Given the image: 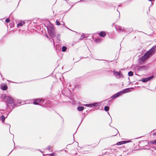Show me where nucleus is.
<instances>
[{
	"instance_id": "7c9ffc66",
	"label": "nucleus",
	"mask_w": 156,
	"mask_h": 156,
	"mask_svg": "<svg viewBox=\"0 0 156 156\" xmlns=\"http://www.w3.org/2000/svg\"><path fill=\"white\" fill-rule=\"evenodd\" d=\"M98 3L100 5H101V4H102V3H103V2H101V1H98Z\"/></svg>"
},
{
	"instance_id": "a878e982",
	"label": "nucleus",
	"mask_w": 156,
	"mask_h": 156,
	"mask_svg": "<svg viewBox=\"0 0 156 156\" xmlns=\"http://www.w3.org/2000/svg\"><path fill=\"white\" fill-rule=\"evenodd\" d=\"M151 143L153 144H156V140L151 141Z\"/></svg>"
},
{
	"instance_id": "f3484780",
	"label": "nucleus",
	"mask_w": 156,
	"mask_h": 156,
	"mask_svg": "<svg viewBox=\"0 0 156 156\" xmlns=\"http://www.w3.org/2000/svg\"><path fill=\"white\" fill-rule=\"evenodd\" d=\"M61 34H58L57 35V38L58 40L59 41H61L60 40Z\"/></svg>"
},
{
	"instance_id": "5701e85b",
	"label": "nucleus",
	"mask_w": 156,
	"mask_h": 156,
	"mask_svg": "<svg viewBox=\"0 0 156 156\" xmlns=\"http://www.w3.org/2000/svg\"><path fill=\"white\" fill-rule=\"evenodd\" d=\"M56 23L57 25L59 26L60 25V22L58 20H56Z\"/></svg>"
},
{
	"instance_id": "6e6552de",
	"label": "nucleus",
	"mask_w": 156,
	"mask_h": 156,
	"mask_svg": "<svg viewBox=\"0 0 156 156\" xmlns=\"http://www.w3.org/2000/svg\"><path fill=\"white\" fill-rule=\"evenodd\" d=\"M117 30L122 32H125L126 30L124 27H122L120 26H118L117 27H116Z\"/></svg>"
},
{
	"instance_id": "aec40b11",
	"label": "nucleus",
	"mask_w": 156,
	"mask_h": 156,
	"mask_svg": "<svg viewBox=\"0 0 156 156\" xmlns=\"http://www.w3.org/2000/svg\"><path fill=\"white\" fill-rule=\"evenodd\" d=\"M109 108L108 106H105L104 108V110L106 112H108L109 111Z\"/></svg>"
},
{
	"instance_id": "72a5a7b5",
	"label": "nucleus",
	"mask_w": 156,
	"mask_h": 156,
	"mask_svg": "<svg viewBox=\"0 0 156 156\" xmlns=\"http://www.w3.org/2000/svg\"><path fill=\"white\" fill-rule=\"evenodd\" d=\"M117 11H118L119 12V17H118V19H119L120 18V12H119V11L117 9Z\"/></svg>"
},
{
	"instance_id": "423d86ee",
	"label": "nucleus",
	"mask_w": 156,
	"mask_h": 156,
	"mask_svg": "<svg viewBox=\"0 0 156 156\" xmlns=\"http://www.w3.org/2000/svg\"><path fill=\"white\" fill-rule=\"evenodd\" d=\"M113 72L114 75L117 78L120 79L123 76L122 74L121 73L120 71L117 72L115 70H114Z\"/></svg>"
},
{
	"instance_id": "393cba45",
	"label": "nucleus",
	"mask_w": 156,
	"mask_h": 156,
	"mask_svg": "<svg viewBox=\"0 0 156 156\" xmlns=\"http://www.w3.org/2000/svg\"><path fill=\"white\" fill-rule=\"evenodd\" d=\"M51 146H48V147H47V148H45V150H51Z\"/></svg>"
},
{
	"instance_id": "49530a36",
	"label": "nucleus",
	"mask_w": 156,
	"mask_h": 156,
	"mask_svg": "<svg viewBox=\"0 0 156 156\" xmlns=\"http://www.w3.org/2000/svg\"><path fill=\"white\" fill-rule=\"evenodd\" d=\"M48 106H49V105H48Z\"/></svg>"
},
{
	"instance_id": "412c9836",
	"label": "nucleus",
	"mask_w": 156,
	"mask_h": 156,
	"mask_svg": "<svg viewBox=\"0 0 156 156\" xmlns=\"http://www.w3.org/2000/svg\"><path fill=\"white\" fill-rule=\"evenodd\" d=\"M154 77V76H152L150 77H148L146 78L147 80V81H149L150 80H151Z\"/></svg>"
},
{
	"instance_id": "2f4dec72",
	"label": "nucleus",
	"mask_w": 156,
	"mask_h": 156,
	"mask_svg": "<svg viewBox=\"0 0 156 156\" xmlns=\"http://www.w3.org/2000/svg\"><path fill=\"white\" fill-rule=\"evenodd\" d=\"M124 141H125V144H126V143L130 142H131V141L130 140H127V141L124 140Z\"/></svg>"
},
{
	"instance_id": "bb28decb",
	"label": "nucleus",
	"mask_w": 156,
	"mask_h": 156,
	"mask_svg": "<svg viewBox=\"0 0 156 156\" xmlns=\"http://www.w3.org/2000/svg\"><path fill=\"white\" fill-rule=\"evenodd\" d=\"M117 98L116 96H115V94L114 95H112L111 98V99H114L115 98Z\"/></svg>"
},
{
	"instance_id": "39448f33",
	"label": "nucleus",
	"mask_w": 156,
	"mask_h": 156,
	"mask_svg": "<svg viewBox=\"0 0 156 156\" xmlns=\"http://www.w3.org/2000/svg\"><path fill=\"white\" fill-rule=\"evenodd\" d=\"M5 102L6 104V109H8L9 107V105L8 104H13L14 102V100L12 98L8 96L7 97L6 100H5Z\"/></svg>"
},
{
	"instance_id": "c9c22d12",
	"label": "nucleus",
	"mask_w": 156,
	"mask_h": 156,
	"mask_svg": "<svg viewBox=\"0 0 156 156\" xmlns=\"http://www.w3.org/2000/svg\"><path fill=\"white\" fill-rule=\"evenodd\" d=\"M12 110H12H11L10 111H9V112H8V113H9H9H10V112H11Z\"/></svg>"
},
{
	"instance_id": "b1692460",
	"label": "nucleus",
	"mask_w": 156,
	"mask_h": 156,
	"mask_svg": "<svg viewBox=\"0 0 156 156\" xmlns=\"http://www.w3.org/2000/svg\"><path fill=\"white\" fill-rule=\"evenodd\" d=\"M56 154L55 153H53L49 154L50 156H56Z\"/></svg>"
},
{
	"instance_id": "4468645a",
	"label": "nucleus",
	"mask_w": 156,
	"mask_h": 156,
	"mask_svg": "<svg viewBox=\"0 0 156 156\" xmlns=\"http://www.w3.org/2000/svg\"><path fill=\"white\" fill-rule=\"evenodd\" d=\"M5 118L4 115H2L0 117V120L2 121V122H4Z\"/></svg>"
},
{
	"instance_id": "4c0bfd02",
	"label": "nucleus",
	"mask_w": 156,
	"mask_h": 156,
	"mask_svg": "<svg viewBox=\"0 0 156 156\" xmlns=\"http://www.w3.org/2000/svg\"><path fill=\"white\" fill-rule=\"evenodd\" d=\"M12 110H12H11L10 111H9V112H8V113H9H9H10V112H11Z\"/></svg>"
},
{
	"instance_id": "a18cd8bd",
	"label": "nucleus",
	"mask_w": 156,
	"mask_h": 156,
	"mask_svg": "<svg viewBox=\"0 0 156 156\" xmlns=\"http://www.w3.org/2000/svg\"><path fill=\"white\" fill-rule=\"evenodd\" d=\"M117 132L118 133V130L117 129Z\"/></svg>"
},
{
	"instance_id": "9b49d317",
	"label": "nucleus",
	"mask_w": 156,
	"mask_h": 156,
	"mask_svg": "<svg viewBox=\"0 0 156 156\" xmlns=\"http://www.w3.org/2000/svg\"><path fill=\"white\" fill-rule=\"evenodd\" d=\"M146 69V67L145 66H140L138 68V70H140L142 69Z\"/></svg>"
},
{
	"instance_id": "6ab92c4d",
	"label": "nucleus",
	"mask_w": 156,
	"mask_h": 156,
	"mask_svg": "<svg viewBox=\"0 0 156 156\" xmlns=\"http://www.w3.org/2000/svg\"><path fill=\"white\" fill-rule=\"evenodd\" d=\"M67 49V47L65 46H62V51L63 52H65L66 51Z\"/></svg>"
},
{
	"instance_id": "c03bdc74",
	"label": "nucleus",
	"mask_w": 156,
	"mask_h": 156,
	"mask_svg": "<svg viewBox=\"0 0 156 156\" xmlns=\"http://www.w3.org/2000/svg\"><path fill=\"white\" fill-rule=\"evenodd\" d=\"M121 5H118V6H119H119H121Z\"/></svg>"
},
{
	"instance_id": "ddd939ff",
	"label": "nucleus",
	"mask_w": 156,
	"mask_h": 156,
	"mask_svg": "<svg viewBox=\"0 0 156 156\" xmlns=\"http://www.w3.org/2000/svg\"><path fill=\"white\" fill-rule=\"evenodd\" d=\"M84 109V108L83 106H79L77 107V109L79 111H82Z\"/></svg>"
},
{
	"instance_id": "cd10ccee",
	"label": "nucleus",
	"mask_w": 156,
	"mask_h": 156,
	"mask_svg": "<svg viewBox=\"0 0 156 156\" xmlns=\"http://www.w3.org/2000/svg\"><path fill=\"white\" fill-rule=\"evenodd\" d=\"M10 21V20L9 18L6 19L5 20V22L6 23H8Z\"/></svg>"
},
{
	"instance_id": "ea45409f",
	"label": "nucleus",
	"mask_w": 156,
	"mask_h": 156,
	"mask_svg": "<svg viewBox=\"0 0 156 156\" xmlns=\"http://www.w3.org/2000/svg\"><path fill=\"white\" fill-rule=\"evenodd\" d=\"M62 23H63V24H62V25H63V26H64V25H65V23H64V22H62Z\"/></svg>"
},
{
	"instance_id": "f03ea898",
	"label": "nucleus",
	"mask_w": 156,
	"mask_h": 156,
	"mask_svg": "<svg viewBox=\"0 0 156 156\" xmlns=\"http://www.w3.org/2000/svg\"><path fill=\"white\" fill-rule=\"evenodd\" d=\"M47 29L48 33L49 34L51 38L53 41V43H54V41L53 38L55 37V34L54 25L51 23L49 24L47 26Z\"/></svg>"
},
{
	"instance_id": "f257e3e1",
	"label": "nucleus",
	"mask_w": 156,
	"mask_h": 156,
	"mask_svg": "<svg viewBox=\"0 0 156 156\" xmlns=\"http://www.w3.org/2000/svg\"><path fill=\"white\" fill-rule=\"evenodd\" d=\"M156 49V46H154L152 47L144 56L141 58L140 60L142 62H144L146 60L151 56L154 54Z\"/></svg>"
},
{
	"instance_id": "dca6fc26",
	"label": "nucleus",
	"mask_w": 156,
	"mask_h": 156,
	"mask_svg": "<svg viewBox=\"0 0 156 156\" xmlns=\"http://www.w3.org/2000/svg\"><path fill=\"white\" fill-rule=\"evenodd\" d=\"M7 97L5 94H3L1 95V98L3 99H5L6 100Z\"/></svg>"
},
{
	"instance_id": "de8ad7c7",
	"label": "nucleus",
	"mask_w": 156,
	"mask_h": 156,
	"mask_svg": "<svg viewBox=\"0 0 156 156\" xmlns=\"http://www.w3.org/2000/svg\"><path fill=\"white\" fill-rule=\"evenodd\" d=\"M73 138H74V136H73Z\"/></svg>"
},
{
	"instance_id": "4be33fe9",
	"label": "nucleus",
	"mask_w": 156,
	"mask_h": 156,
	"mask_svg": "<svg viewBox=\"0 0 156 156\" xmlns=\"http://www.w3.org/2000/svg\"><path fill=\"white\" fill-rule=\"evenodd\" d=\"M141 81L144 83L148 81L147 80V78H144L142 79Z\"/></svg>"
},
{
	"instance_id": "7ed1b4c3",
	"label": "nucleus",
	"mask_w": 156,
	"mask_h": 156,
	"mask_svg": "<svg viewBox=\"0 0 156 156\" xmlns=\"http://www.w3.org/2000/svg\"><path fill=\"white\" fill-rule=\"evenodd\" d=\"M45 102V101L42 99L38 98L35 99L34 100L33 103L34 104L36 105H37L39 103L41 104H46V103H50V101L49 100H47Z\"/></svg>"
},
{
	"instance_id": "473e14b6",
	"label": "nucleus",
	"mask_w": 156,
	"mask_h": 156,
	"mask_svg": "<svg viewBox=\"0 0 156 156\" xmlns=\"http://www.w3.org/2000/svg\"><path fill=\"white\" fill-rule=\"evenodd\" d=\"M9 113H8V112H6V117H5L6 118H7L8 115H9Z\"/></svg>"
},
{
	"instance_id": "f704fd0d",
	"label": "nucleus",
	"mask_w": 156,
	"mask_h": 156,
	"mask_svg": "<svg viewBox=\"0 0 156 156\" xmlns=\"http://www.w3.org/2000/svg\"><path fill=\"white\" fill-rule=\"evenodd\" d=\"M84 118V117H83V118H82V120H81V122L80 123H81V122H82V121H83V119Z\"/></svg>"
},
{
	"instance_id": "37998d69",
	"label": "nucleus",
	"mask_w": 156,
	"mask_h": 156,
	"mask_svg": "<svg viewBox=\"0 0 156 156\" xmlns=\"http://www.w3.org/2000/svg\"><path fill=\"white\" fill-rule=\"evenodd\" d=\"M2 111H4V110L3 109L1 110Z\"/></svg>"
},
{
	"instance_id": "c756f323",
	"label": "nucleus",
	"mask_w": 156,
	"mask_h": 156,
	"mask_svg": "<svg viewBox=\"0 0 156 156\" xmlns=\"http://www.w3.org/2000/svg\"><path fill=\"white\" fill-rule=\"evenodd\" d=\"M80 1H84L87 2L89 3L90 0H81Z\"/></svg>"
},
{
	"instance_id": "c85d7f7f",
	"label": "nucleus",
	"mask_w": 156,
	"mask_h": 156,
	"mask_svg": "<svg viewBox=\"0 0 156 156\" xmlns=\"http://www.w3.org/2000/svg\"><path fill=\"white\" fill-rule=\"evenodd\" d=\"M85 37V35L84 34H83L81 37L80 39H82L84 38Z\"/></svg>"
},
{
	"instance_id": "a211bd4d",
	"label": "nucleus",
	"mask_w": 156,
	"mask_h": 156,
	"mask_svg": "<svg viewBox=\"0 0 156 156\" xmlns=\"http://www.w3.org/2000/svg\"><path fill=\"white\" fill-rule=\"evenodd\" d=\"M133 73L132 71H130L128 73V75L130 76H133Z\"/></svg>"
},
{
	"instance_id": "58836bf2",
	"label": "nucleus",
	"mask_w": 156,
	"mask_h": 156,
	"mask_svg": "<svg viewBox=\"0 0 156 156\" xmlns=\"http://www.w3.org/2000/svg\"><path fill=\"white\" fill-rule=\"evenodd\" d=\"M45 36L48 38H49L48 36V35H46Z\"/></svg>"
},
{
	"instance_id": "20e7f679",
	"label": "nucleus",
	"mask_w": 156,
	"mask_h": 156,
	"mask_svg": "<svg viewBox=\"0 0 156 156\" xmlns=\"http://www.w3.org/2000/svg\"><path fill=\"white\" fill-rule=\"evenodd\" d=\"M133 88H126L125 89H124L122 90V91H120L117 93H116L115 94V96H116L117 97H118L119 96L122 95L124 93H126L129 92H130V89H133Z\"/></svg>"
},
{
	"instance_id": "2eb2a0df",
	"label": "nucleus",
	"mask_w": 156,
	"mask_h": 156,
	"mask_svg": "<svg viewBox=\"0 0 156 156\" xmlns=\"http://www.w3.org/2000/svg\"><path fill=\"white\" fill-rule=\"evenodd\" d=\"M124 141H121L119 142H117L116 144L117 145H121L123 144H125Z\"/></svg>"
},
{
	"instance_id": "1a4fd4ad",
	"label": "nucleus",
	"mask_w": 156,
	"mask_h": 156,
	"mask_svg": "<svg viewBox=\"0 0 156 156\" xmlns=\"http://www.w3.org/2000/svg\"><path fill=\"white\" fill-rule=\"evenodd\" d=\"M8 88L7 86L6 85H2L1 86V89L3 90H6Z\"/></svg>"
},
{
	"instance_id": "79ce46f5",
	"label": "nucleus",
	"mask_w": 156,
	"mask_h": 156,
	"mask_svg": "<svg viewBox=\"0 0 156 156\" xmlns=\"http://www.w3.org/2000/svg\"><path fill=\"white\" fill-rule=\"evenodd\" d=\"M38 150V151H40V152H41V153H42V151H41V150H40L39 149V150Z\"/></svg>"
},
{
	"instance_id": "e433bc0d",
	"label": "nucleus",
	"mask_w": 156,
	"mask_h": 156,
	"mask_svg": "<svg viewBox=\"0 0 156 156\" xmlns=\"http://www.w3.org/2000/svg\"><path fill=\"white\" fill-rule=\"evenodd\" d=\"M12 110H12H11L10 111H9V112H8V113H9H9H10V112H11Z\"/></svg>"
},
{
	"instance_id": "9d476101",
	"label": "nucleus",
	"mask_w": 156,
	"mask_h": 156,
	"mask_svg": "<svg viewBox=\"0 0 156 156\" xmlns=\"http://www.w3.org/2000/svg\"><path fill=\"white\" fill-rule=\"evenodd\" d=\"M99 35L101 37H104L106 35V33L104 31H101L99 33Z\"/></svg>"
},
{
	"instance_id": "f8f14e48",
	"label": "nucleus",
	"mask_w": 156,
	"mask_h": 156,
	"mask_svg": "<svg viewBox=\"0 0 156 156\" xmlns=\"http://www.w3.org/2000/svg\"><path fill=\"white\" fill-rule=\"evenodd\" d=\"M24 23L25 22L24 21H21L19 22L17 25V27H19V26H22Z\"/></svg>"
},
{
	"instance_id": "0eeeda50",
	"label": "nucleus",
	"mask_w": 156,
	"mask_h": 156,
	"mask_svg": "<svg viewBox=\"0 0 156 156\" xmlns=\"http://www.w3.org/2000/svg\"><path fill=\"white\" fill-rule=\"evenodd\" d=\"M100 103L99 102H95L93 103H90L89 104H86L84 105V106L87 107H96L99 105Z\"/></svg>"
},
{
	"instance_id": "a19ab883",
	"label": "nucleus",
	"mask_w": 156,
	"mask_h": 156,
	"mask_svg": "<svg viewBox=\"0 0 156 156\" xmlns=\"http://www.w3.org/2000/svg\"><path fill=\"white\" fill-rule=\"evenodd\" d=\"M15 105H14L12 106V109H13V108H14V106H15Z\"/></svg>"
}]
</instances>
